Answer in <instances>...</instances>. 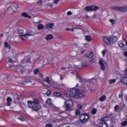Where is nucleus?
<instances>
[{
	"label": "nucleus",
	"mask_w": 127,
	"mask_h": 127,
	"mask_svg": "<svg viewBox=\"0 0 127 127\" xmlns=\"http://www.w3.org/2000/svg\"><path fill=\"white\" fill-rule=\"evenodd\" d=\"M28 105L30 108L35 111L39 110L41 107L38 100L36 98L34 99L33 101H29Z\"/></svg>",
	"instance_id": "obj_1"
},
{
	"label": "nucleus",
	"mask_w": 127,
	"mask_h": 127,
	"mask_svg": "<svg viewBox=\"0 0 127 127\" xmlns=\"http://www.w3.org/2000/svg\"><path fill=\"white\" fill-rule=\"evenodd\" d=\"M89 116L87 113H84L81 115L79 117L81 122L82 123L86 122L89 118Z\"/></svg>",
	"instance_id": "obj_2"
},
{
	"label": "nucleus",
	"mask_w": 127,
	"mask_h": 127,
	"mask_svg": "<svg viewBox=\"0 0 127 127\" xmlns=\"http://www.w3.org/2000/svg\"><path fill=\"white\" fill-rule=\"evenodd\" d=\"M73 103L72 101L70 99L67 100L65 102L64 106L67 110H68L69 108L73 106Z\"/></svg>",
	"instance_id": "obj_3"
},
{
	"label": "nucleus",
	"mask_w": 127,
	"mask_h": 127,
	"mask_svg": "<svg viewBox=\"0 0 127 127\" xmlns=\"http://www.w3.org/2000/svg\"><path fill=\"white\" fill-rule=\"evenodd\" d=\"M118 45L120 47L124 49H127V42L125 40L119 41L118 43Z\"/></svg>",
	"instance_id": "obj_4"
},
{
	"label": "nucleus",
	"mask_w": 127,
	"mask_h": 127,
	"mask_svg": "<svg viewBox=\"0 0 127 127\" xmlns=\"http://www.w3.org/2000/svg\"><path fill=\"white\" fill-rule=\"evenodd\" d=\"M98 9V7L97 6L92 5L89 6H85L84 9L85 10L87 11H90L93 10L96 11Z\"/></svg>",
	"instance_id": "obj_5"
},
{
	"label": "nucleus",
	"mask_w": 127,
	"mask_h": 127,
	"mask_svg": "<svg viewBox=\"0 0 127 127\" xmlns=\"http://www.w3.org/2000/svg\"><path fill=\"white\" fill-rule=\"evenodd\" d=\"M75 98H78L79 97H81L83 96V94L82 93V92L81 90H76L75 93Z\"/></svg>",
	"instance_id": "obj_6"
},
{
	"label": "nucleus",
	"mask_w": 127,
	"mask_h": 127,
	"mask_svg": "<svg viewBox=\"0 0 127 127\" xmlns=\"http://www.w3.org/2000/svg\"><path fill=\"white\" fill-rule=\"evenodd\" d=\"M69 95L70 97H74L75 98V92L76 91V89H74L72 88L70 89V90H69Z\"/></svg>",
	"instance_id": "obj_7"
},
{
	"label": "nucleus",
	"mask_w": 127,
	"mask_h": 127,
	"mask_svg": "<svg viewBox=\"0 0 127 127\" xmlns=\"http://www.w3.org/2000/svg\"><path fill=\"white\" fill-rule=\"evenodd\" d=\"M30 60V58L29 56H26L23 59L22 61V63L25 64L27 63H29Z\"/></svg>",
	"instance_id": "obj_8"
},
{
	"label": "nucleus",
	"mask_w": 127,
	"mask_h": 127,
	"mask_svg": "<svg viewBox=\"0 0 127 127\" xmlns=\"http://www.w3.org/2000/svg\"><path fill=\"white\" fill-rule=\"evenodd\" d=\"M118 39L115 36L110 37V44H112L116 42Z\"/></svg>",
	"instance_id": "obj_9"
},
{
	"label": "nucleus",
	"mask_w": 127,
	"mask_h": 127,
	"mask_svg": "<svg viewBox=\"0 0 127 127\" xmlns=\"http://www.w3.org/2000/svg\"><path fill=\"white\" fill-rule=\"evenodd\" d=\"M26 83H29L30 84L32 85H33L34 84V82L32 81H31L29 79L25 80H24V82H21L22 84L23 85H25Z\"/></svg>",
	"instance_id": "obj_10"
},
{
	"label": "nucleus",
	"mask_w": 127,
	"mask_h": 127,
	"mask_svg": "<svg viewBox=\"0 0 127 127\" xmlns=\"http://www.w3.org/2000/svg\"><path fill=\"white\" fill-rule=\"evenodd\" d=\"M54 26V24L53 23H48L47 24L45 28L49 30H51L52 29Z\"/></svg>",
	"instance_id": "obj_11"
},
{
	"label": "nucleus",
	"mask_w": 127,
	"mask_h": 127,
	"mask_svg": "<svg viewBox=\"0 0 127 127\" xmlns=\"http://www.w3.org/2000/svg\"><path fill=\"white\" fill-rule=\"evenodd\" d=\"M110 37L106 36L103 38L104 42L106 44H110Z\"/></svg>",
	"instance_id": "obj_12"
},
{
	"label": "nucleus",
	"mask_w": 127,
	"mask_h": 127,
	"mask_svg": "<svg viewBox=\"0 0 127 127\" xmlns=\"http://www.w3.org/2000/svg\"><path fill=\"white\" fill-rule=\"evenodd\" d=\"M85 55L88 58H91L93 56L94 54L92 52H88L85 53Z\"/></svg>",
	"instance_id": "obj_13"
},
{
	"label": "nucleus",
	"mask_w": 127,
	"mask_h": 127,
	"mask_svg": "<svg viewBox=\"0 0 127 127\" xmlns=\"http://www.w3.org/2000/svg\"><path fill=\"white\" fill-rule=\"evenodd\" d=\"M99 125L100 127H108V126L106 123L100 122Z\"/></svg>",
	"instance_id": "obj_14"
},
{
	"label": "nucleus",
	"mask_w": 127,
	"mask_h": 127,
	"mask_svg": "<svg viewBox=\"0 0 127 127\" xmlns=\"http://www.w3.org/2000/svg\"><path fill=\"white\" fill-rule=\"evenodd\" d=\"M13 11H15L18 7L17 4L15 3L12 4L11 5Z\"/></svg>",
	"instance_id": "obj_15"
},
{
	"label": "nucleus",
	"mask_w": 127,
	"mask_h": 127,
	"mask_svg": "<svg viewBox=\"0 0 127 127\" xmlns=\"http://www.w3.org/2000/svg\"><path fill=\"white\" fill-rule=\"evenodd\" d=\"M53 37L51 34H49L47 35L45 37V39L47 40H49L53 39Z\"/></svg>",
	"instance_id": "obj_16"
},
{
	"label": "nucleus",
	"mask_w": 127,
	"mask_h": 127,
	"mask_svg": "<svg viewBox=\"0 0 127 127\" xmlns=\"http://www.w3.org/2000/svg\"><path fill=\"white\" fill-rule=\"evenodd\" d=\"M109 119V118L108 117L106 116L101 119L100 122H102L103 123H105V122L108 121Z\"/></svg>",
	"instance_id": "obj_17"
},
{
	"label": "nucleus",
	"mask_w": 127,
	"mask_h": 127,
	"mask_svg": "<svg viewBox=\"0 0 127 127\" xmlns=\"http://www.w3.org/2000/svg\"><path fill=\"white\" fill-rule=\"evenodd\" d=\"M21 15L23 16L26 18H28L29 19L31 18V17L25 12L22 13L21 14Z\"/></svg>",
	"instance_id": "obj_18"
},
{
	"label": "nucleus",
	"mask_w": 127,
	"mask_h": 127,
	"mask_svg": "<svg viewBox=\"0 0 127 127\" xmlns=\"http://www.w3.org/2000/svg\"><path fill=\"white\" fill-rule=\"evenodd\" d=\"M6 100L7 101V103L6 104L7 106H10V103L12 99L10 97H8Z\"/></svg>",
	"instance_id": "obj_19"
},
{
	"label": "nucleus",
	"mask_w": 127,
	"mask_h": 127,
	"mask_svg": "<svg viewBox=\"0 0 127 127\" xmlns=\"http://www.w3.org/2000/svg\"><path fill=\"white\" fill-rule=\"evenodd\" d=\"M40 55L39 54H37L33 56V60L36 61L38 60L40 57Z\"/></svg>",
	"instance_id": "obj_20"
},
{
	"label": "nucleus",
	"mask_w": 127,
	"mask_h": 127,
	"mask_svg": "<svg viewBox=\"0 0 127 127\" xmlns=\"http://www.w3.org/2000/svg\"><path fill=\"white\" fill-rule=\"evenodd\" d=\"M32 31H27L26 32V33L25 34L27 36H28V37L29 36L32 35Z\"/></svg>",
	"instance_id": "obj_21"
},
{
	"label": "nucleus",
	"mask_w": 127,
	"mask_h": 127,
	"mask_svg": "<svg viewBox=\"0 0 127 127\" xmlns=\"http://www.w3.org/2000/svg\"><path fill=\"white\" fill-rule=\"evenodd\" d=\"M127 11V6L121 7V11L122 12H125Z\"/></svg>",
	"instance_id": "obj_22"
},
{
	"label": "nucleus",
	"mask_w": 127,
	"mask_h": 127,
	"mask_svg": "<svg viewBox=\"0 0 127 127\" xmlns=\"http://www.w3.org/2000/svg\"><path fill=\"white\" fill-rule=\"evenodd\" d=\"M99 63L100 65H104V64H107L105 61L102 60H99Z\"/></svg>",
	"instance_id": "obj_23"
},
{
	"label": "nucleus",
	"mask_w": 127,
	"mask_h": 127,
	"mask_svg": "<svg viewBox=\"0 0 127 127\" xmlns=\"http://www.w3.org/2000/svg\"><path fill=\"white\" fill-rule=\"evenodd\" d=\"M122 82L124 84L127 85V77L123 78L122 80Z\"/></svg>",
	"instance_id": "obj_24"
},
{
	"label": "nucleus",
	"mask_w": 127,
	"mask_h": 127,
	"mask_svg": "<svg viewBox=\"0 0 127 127\" xmlns=\"http://www.w3.org/2000/svg\"><path fill=\"white\" fill-rule=\"evenodd\" d=\"M111 8L113 9L116 10L121 11V7L113 6L111 7Z\"/></svg>",
	"instance_id": "obj_25"
},
{
	"label": "nucleus",
	"mask_w": 127,
	"mask_h": 127,
	"mask_svg": "<svg viewBox=\"0 0 127 127\" xmlns=\"http://www.w3.org/2000/svg\"><path fill=\"white\" fill-rule=\"evenodd\" d=\"M13 66L15 67L14 68L16 70L18 71L20 70V67L21 66L20 65H14Z\"/></svg>",
	"instance_id": "obj_26"
},
{
	"label": "nucleus",
	"mask_w": 127,
	"mask_h": 127,
	"mask_svg": "<svg viewBox=\"0 0 127 127\" xmlns=\"http://www.w3.org/2000/svg\"><path fill=\"white\" fill-rule=\"evenodd\" d=\"M92 39L90 35H87L85 36V39L87 41H90Z\"/></svg>",
	"instance_id": "obj_27"
},
{
	"label": "nucleus",
	"mask_w": 127,
	"mask_h": 127,
	"mask_svg": "<svg viewBox=\"0 0 127 127\" xmlns=\"http://www.w3.org/2000/svg\"><path fill=\"white\" fill-rule=\"evenodd\" d=\"M106 96L105 95H103L100 98L99 100L101 101H103L106 100Z\"/></svg>",
	"instance_id": "obj_28"
},
{
	"label": "nucleus",
	"mask_w": 127,
	"mask_h": 127,
	"mask_svg": "<svg viewBox=\"0 0 127 127\" xmlns=\"http://www.w3.org/2000/svg\"><path fill=\"white\" fill-rule=\"evenodd\" d=\"M20 38L23 40H25L26 39V38H28V36H27L25 34L22 35L20 36Z\"/></svg>",
	"instance_id": "obj_29"
},
{
	"label": "nucleus",
	"mask_w": 127,
	"mask_h": 127,
	"mask_svg": "<svg viewBox=\"0 0 127 127\" xmlns=\"http://www.w3.org/2000/svg\"><path fill=\"white\" fill-rule=\"evenodd\" d=\"M14 98L15 99H16L17 100L19 101L20 99V96H18L17 95H15L14 96Z\"/></svg>",
	"instance_id": "obj_30"
},
{
	"label": "nucleus",
	"mask_w": 127,
	"mask_h": 127,
	"mask_svg": "<svg viewBox=\"0 0 127 127\" xmlns=\"http://www.w3.org/2000/svg\"><path fill=\"white\" fill-rule=\"evenodd\" d=\"M53 94L54 96H59L62 95L60 93L57 92H54Z\"/></svg>",
	"instance_id": "obj_31"
},
{
	"label": "nucleus",
	"mask_w": 127,
	"mask_h": 127,
	"mask_svg": "<svg viewBox=\"0 0 127 127\" xmlns=\"http://www.w3.org/2000/svg\"><path fill=\"white\" fill-rule=\"evenodd\" d=\"M37 28L38 30H40L43 29L44 28V26L42 24H40L38 26Z\"/></svg>",
	"instance_id": "obj_32"
},
{
	"label": "nucleus",
	"mask_w": 127,
	"mask_h": 127,
	"mask_svg": "<svg viewBox=\"0 0 127 127\" xmlns=\"http://www.w3.org/2000/svg\"><path fill=\"white\" fill-rule=\"evenodd\" d=\"M18 119L22 121H24L25 120V117L22 116H19Z\"/></svg>",
	"instance_id": "obj_33"
},
{
	"label": "nucleus",
	"mask_w": 127,
	"mask_h": 127,
	"mask_svg": "<svg viewBox=\"0 0 127 127\" xmlns=\"http://www.w3.org/2000/svg\"><path fill=\"white\" fill-rule=\"evenodd\" d=\"M6 77V75L4 74H0V79H3L5 78Z\"/></svg>",
	"instance_id": "obj_34"
},
{
	"label": "nucleus",
	"mask_w": 127,
	"mask_h": 127,
	"mask_svg": "<svg viewBox=\"0 0 127 127\" xmlns=\"http://www.w3.org/2000/svg\"><path fill=\"white\" fill-rule=\"evenodd\" d=\"M116 79H113L109 80V82L110 84H111L115 83L116 82Z\"/></svg>",
	"instance_id": "obj_35"
},
{
	"label": "nucleus",
	"mask_w": 127,
	"mask_h": 127,
	"mask_svg": "<svg viewBox=\"0 0 127 127\" xmlns=\"http://www.w3.org/2000/svg\"><path fill=\"white\" fill-rule=\"evenodd\" d=\"M120 108L119 106L118 105H116L114 107V109L116 112Z\"/></svg>",
	"instance_id": "obj_36"
},
{
	"label": "nucleus",
	"mask_w": 127,
	"mask_h": 127,
	"mask_svg": "<svg viewBox=\"0 0 127 127\" xmlns=\"http://www.w3.org/2000/svg\"><path fill=\"white\" fill-rule=\"evenodd\" d=\"M18 32L19 34H23L24 32L23 29H20L18 30Z\"/></svg>",
	"instance_id": "obj_37"
},
{
	"label": "nucleus",
	"mask_w": 127,
	"mask_h": 127,
	"mask_svg": "<svg viewBox=\"0 0 127 127\" xmlns=\"http://www.w3.org/2000/svg\"><path fill=\"white\" fill-rule=\"evenodd\" d=\"M46 102L49 104H51L52 103V101L50 98L47 99L46 101Z\"/></svg>",
	"instance_id": "obj_38"
},
{
	"label": "nucleus",
	"mask_w": 127,
	"mask_h": 127,
	"mask_svg": "<svg viewBox=\"0 0 127 127\" xmlns=\"http://www.w3.org/2000/svg\"><path fill=\"white\" fill-rule=\"evenodd\" d=\"M97 112V110L95 108H94L92 111V114H95Z\"/></svg>",
	"instance_id": "obj_39"
},
{
	"label": "nucleus",
	"mask_w": 127,
	"mask_h": 127,
	"mask_svg": "<svg viewBox=\"0 0 127 127\" xmlns=\"http://www.w3.org/2000/svg\"><path fill=\"white\" fill-rule=\"evenodd\" d=\"M45 81L48 83H49L50 81L49 78V77H47L45 79Z\"/></svg>",
	"instance_id": "obj_40"
},
{
	"label": "nucleus",
	"mask_w": 127,
	"mask_h": 127,
	"mask_svg": "<svg viewBox=\"0 0 127 127\" xmlns=\"http://www.w3.org/2000/svg\"><path fill=\"white\" fill-rule=\"evenodd\" d=\"M77 76V80H79L80 82L81 83L83 81V79H81L80 77H79Z\"/></svg>",
	"instance_id": "obj_41"
},
{
	"label": "nucleus",
	"mask_w": 127,
	"mask_h": 127,
	"mask_svg": "<svg viewBox=\"0 0 127 127\" xmlns=\"http://www.w3.org/2000/svg\"><path fill=\"white\" fill-rule=\"evenodd\" d=\"M74 28H72L71 29H70L69 28H67L65 29V30L66 31H72L73 32H74Z\"/></svg>",
	"instance_id": "obj_42"
},
{
	"label": "nucleus",
	"mask_w": 127,
	"mask_h": 127,
	"mask_svg": "<svg viewBox=\"0 0 127 127\" xmlns=\"http://www.w3.org/2000/svg\"><path fill=\"white\" fill-rule=\"evenodd\" d=\"M127 125V121H125L122 123V125L123 126H125Z\"/></svg>",
	"instance_id": "obj_43"
},
{
	"label": "nucleus",
	"mask_w": 127,
	"mask_h": 127,
	"mask_svg": "<svg viewBox=\"0 0 127 127\" xmlns=\"http://www.w3.org/2000/svg\"><path fill=\"white\" fill-rule=\"evenodd\" d=\"M109 21L111 23L113 24H114L115 23V21L113 19L110 20Z\"/></svg>",
	"instance_id": "obj_44"
},
{
	"label": "nucleus",
	"mask_w": 127,
	"mask_h": 127,
	"mask_svg": "<svg viewBox=\"0 0 127 127\" xmlns=\"http://www.w3.org/2000/svg\"><path fill=\"white\" fill-rule=\"evenodd\" d=\"M80 114V111L79 110H76V111L75 114L77 115H79Z\"/></svg>",
	"instance_id": "obj_45"
},
{
	"label": "nucleus",
	"mask_w": 127,
	"mask_h": 127,
	"mask_svg": "<svg viewBox=\"0 0 127 127\" xmlns=\"http://www.w3.org/2000/svg\"><path fill=\"white\" fill-rule=\"evenodd\" d=\"M7 106L6 105L5 108V109L6 110L8 111L11 110L10 109H9V108H10L11 107H8L7 106Z\"/></svg>",
	"instance_id": "obj_46"
},
{
	"label": "nucleus",
	"mask_w": 127,
	"mask_h": 127,
	"mask_svg": "<svg viewBox=\"0 0 127 127\" xmlns=\"http://www.w3.org/2000/svg\"><path fill=\"white\" fill-rule=\"evenodd\" d=\"M101 68L103 70H104L105 68V67L104 65H100Z\"/></svg>",
	"instance_id": "obj_47"
},
{
	"label": "nucleus",
	"mask_w": 127,
	"mask_h": 127,
	"mask_svg": "<svg viewBox=\"0 0 127 127\" xmlns=\"http://www.w3.org/2000/svg\"><path fill=\"white\" fill-rule=\"evenodd\" d=\"M5 47L6 48L9 49L10 48V46L9 44L7 43H5Z\"/></svg>",
	"instance_id": "obj_48"
},
{
	"label": "nucleus",
	"mask_w": 127,
	"mask_h": 127,
	"mask_svg": "<svg viewBox=\"0 0 127 127\" xmlns=\"http://www.w3.org/2000/svg\"><path fill=\"white\" fill-rule=\"evenodd\" d=\"M46 127H52V125L50 123L47 124L46 125Z\"/></svg>",
	"instance_id": "obj_49"
},
{
	"label": "nucleus",
	"mask_w": 127,
	"mask_h": 127,
	"mask_svg": "<svg viewBox=\"0 0 127 127\" xmlns=\"http://www.w3.org/2000/svg\"><path fill=\"white\" fill-rule=\"evenodd\" d=\"M96 61V60L95 58H93L91 59V62L92 63H95Z\"/></svg>",
	"instance_id": "obj_50"
},
{
	"label": "nucleus",
	"mask_w": 127,
	"mask_h": 127,
	"mask_svg": "<svg viewBox=\"0 0 127 127\" xmlns=\"http://www.w3.org/2000/svg\"><path fill=\"white\" fill-rule=\"evenodd\" d=\"M7 11H11L12 12H14L13 11L12 8L11 7L8 8L7 9Z\"/></svg>",
	"instance_id": "obj_51"
},
{
	"label": "nucleus",
	"mask_w": 127,
	"mask_h": 127,
	"mask_svg": "<svg viewBox=\"0 0 127 127\" xmlns=\"http://www.w3.org/2000/svg\"><path fill=\"white\" fill-rule=\"evenodd\" d=\"M42 3V0H39L37 2V4L38 5H41Z\"/></svg>",
	"instance_id": "obj_52"
},
{
	"label": "nucleus",
	"mask_w": 127,
	"mask_h": 127,
	"mask_svg": "<svg viewBox=\"0 0 127 127\" xmlns=\"http://www.w3.org/2000/svg\"><path fill=\"white\" fill-rule=\"evenodd\" d=\"M39 70L38 69H35L34 71L33 72L35 74H36L37 73L38 71Z\"/></svg>",
	"instance_id": "obj_53"
},
{
	"label": "nucleus",
	"mask_w": 127,
	"mask_h": 127,
	"mask_svg": "<svg viewBox=\"0 0 127 127\" xmlns=\"http://www.w3.org/2000/svg\"><path fill=\"white\" fill-rule=\"evenodd\" d=\"M50 91L49 90H48L46 92V94L48 96H49L50 94Z\"/></svg>",
	"instance_id": "obj_54"
},
{
	"label": "nucleus",
	"mask_w": 127,
	"mask_h": 127,
	"mask_svg": "<svg viewBox=\"0 0 127 127\" xmlns=\"http://www.w3.org/2000/svg\"><path fill=\"white\" fill-rule=\"evenodd\" d=\"M72 14V12L70 11H68L67 12V15H70Z\"/></svg>",
	"instance_id": "obj_55"
},
{
	"label": "nucleus",
	"mask_w": 127,
	"mask_h": 127,
	"mask_svg": "<svg viewBox=\"0 0 127 127\" xmlns=\"http://www.w3.org/2000/svg\"><path fill=\"white\" fill-rule=\"evenodd\" d=\"M87 65V64L86 62H84L82 63V67H85Z\"/></svg>",
	"instance_id": "obj_56"
},
{
	"label": "nucleus",
	"mask_w": 127,
	"mask_h": 127,
	"mask_svg": "<svg viewBox=\"0 0 127 127\" xmlns=\"http://www.w3.org/2000/svg\"><path fill=\"white\" fill-rule=\"evenodd\" d=\"M124 71L125 75L127 76V67L126 68Z\"/></svg>",
	"instance_id": "obj_57"
},
{
	"label": "nucleus",
	"mask_w": 127,
	"mask_h": 127,
	"mask_svg": "<svg viewBox=\"0 0 127 127\" xmlns=\"http://www.w3.org/2000/svg\"><path fill=\"white\" fill-rule=\"evenodd\" d=\"M107 51L106 50H104L102 51V54L103 55V56H104L105 53Z\"/></svg>",
	"instance_id": "obj_58"
},
{
	"label": "nucleus",
	"mask_w": 127,
	"mask_h": 127,
	"mask_svg": "<svg viewBox=\"0 0 127 127\" xmlns=\"http://www.w3.org/2000/svg\"><path fill=\"white\" fill-rule=\"evenodd\" d=\"M9 62L13 63H14V62H15V61H13L11 59H9Z\"/></svg>",
	"instance_id": "obj_59"
},
{
	"label": "nucleus",
	"mask_w": 127,
	"mask_h": 127,
	"mask_svg": "<svg viewBox=\"0 0 127 127\" xmlns=\"http://www.w3.org/2000/svg\"><path fill=\"white\" fill-rule=\"evenodd\" d=\"M77 107L78 109H81L82 108V106L81 105L79 104L77 105Z\"/></svg>",
	"instance_id": "obj_60"
},
{
	"label": "nucleus",
	"mask_w": 127,
	"mask_h": 127,
	"mask_svg": "<svg viewBox=\"0 0 127 127\" xmlns=\"http://www.w3.org/2000/svg\"><path fill=\"white\" fill-rule=\"evenodd\" d=\"M59 1V0H55L53 2V3L55 4H57Z\"/></svg>",
	"instance_id": "obj_61"
},
{
	"label": "nucleus",
	"mask_w": 127,
	"mask_h": 127,
	"mask_svg": "<svg viewBox=\"0 0 127 127\" xmlns=\"http://www.w3.org/2000/svg\"><path fill=\"white\" fill-rule=\"evenodd\" d=\"M39 77L42 78L43 76V75L42 73H40L39 74Z\"/></svg>",
	"instance_id": "obj_62"
},
{
	"label": "nucleus",
	"mask_w": 127,
	"mask_h": 127,
	"mask_svg": "<svg viewBox=\"0 0 127 127\" xmlns=\"http://www.w3.org/2000/svg\"><path fill=\"white\" fill-rule=\"evenodd\" d=\"M66 68V67L63 66L61 67V69L62 70H65V69Z\"/></svg>",
	"instance_id": "obj_63"
},
{
	"label": "nucleus",
	"mask_w": 127,
	"mask_h": 127,
	"mask_svg": "<svg viewBox=\"0 0 127 127\" xmlns=\"http://www.w3.org/2000/svg\"><path fill=\"white\" fill-rule=\"evenodd\" d=\"M123 95L122 94H120L119 95V98H121L123 96Z\"/></svg>",
	"instance_id": "obj_64"
}]
</instances>
